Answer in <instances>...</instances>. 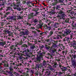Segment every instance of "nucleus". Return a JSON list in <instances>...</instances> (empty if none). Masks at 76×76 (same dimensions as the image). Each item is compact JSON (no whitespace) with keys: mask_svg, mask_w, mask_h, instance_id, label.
<instances>
[{"mask_svg":"<svg viewBox=\"0 0 76 76\" xmlns=\"http://www.w3.org/2000/svg\"><path fill=\"white\" fill-rule=\"evenodd\" d=\"M59 67L61 69L63 70L66 71V70H67V67H64L63 66H61V65H59Z\"/></svg>","mask_w":76,"mask_h":76,"instance_id":"11","label":"nucleus"},{"mask_svg":"<svg viewBox=\"0 0 76 76\" xmlns=\"http://www.w3.org/2000/svg\"><path fill=\"white\" fill-rule=\"evenodd\" d=\"M45 28L46 29H49V30H50V29H51V27L48 26L47 25L45 26Z\"/></svg>","mask_w":76,"mask_h":76,"instance_id":"25","label":"nucleus"},{"mask_svg":"<svg viewBox=\"0 0 76 76\" xmlns=\"http://www.w3.org/2000/svg\"><path fill=\"white\" fill-rule=\"evenodd\" d=\"M58 34L59 35H58V36H57L55 38L56 39H60V38H61V39H62L63 37H65V36H67L68 34L70 35L71 39H72V38H73V33L69 29H67L66 31L65 32L64 34H63L62 32H59Z\"/></svg>","mask_w":76,"mask_h":76,"instance_id":"1","label":"nucleus"},{"mask_svg":"<svg viewBox=\"0 0 76 76\" xmlns=\"http://www.w3.org/2000/svg\"><path fill=\"white\" fill-rule=\"evenodd\" d=\"M11 64H12V65H15V63H11Z\"/></svg>","mask_w":76,"mask_h":76,"instance_id":"61","label":"nucleus"},{"mask_svg":"<svg viewBox=\"0 0 76 76\" xmlns=\"http://www.w3.org/2000/svg\"><path fill=\"white\" fill-rule=\"evenodd\" d=\"M4 63V64H3V65L4 66V67H9V65L7 63Z\"/></svg>","mask_w":76,"mask_h":76,"instance_id":"20","label":"nucleus"},{"mask_svg":"<svg viewBox=\"0 0 76 76\" xmlns=\"http://www.w3.org/2000/svg\"><path fill=\"white\" fill-rule=\"evenodd\" d=\"M55 41L54 40H52V42H50V43H48V45H51V44H53V42H54Z\"/></svg>","mask_w":76,"mask_h":76,"instance_id":"30","label":"nucleus"},{"mask_svg":"<svg viewBox=\"0 0 76 76\" xmlns=\"http://www.w3.org/2000/svg\"><path fill=\"white\" fill-rule=\"evenodd\" d=\"M72 27H75V26H76V23H74V22H73V23H72Z\"/></svg>","mask_w":76,"mask_h":76,"instance_id":"31","label":"nucleus"},{"mask_svg":"<svg viewBox=\"0 0 76 76\" xmlns=\"http://www.w3.org/2000/svg\"><path fill=\"white\" fill-rule=\"evenodd\" d=\"M69 56L71 58L72 64L74 66V68H75V67H76V61H75V58H76V55L71 54Z\"/></svg>","mask_w":76,"mask_h":76,"instance_id":"2","label":"nucleus"},{"mask_svg":"<svg viewBox=\"0 0 76 76\" xmlns=\"http://www.w3.org/2000/svg\"><path fill=\"white\" fill-rule=\"evenodd\" d=\"M53 34V31H50L49 32V35L48 36V38H49V37H51Z\"/></svg>","mask_w":76,"mask_h":76,"instance_id":"17","label":"nucleus"},{"mask_svg":"<svg viewBox=\"0 0 76 76\" xmlns=\"http://www.w3.org/2000/svg\"><path fill=\"white\" fill-rule=\"evenodd\" d=\"M31 3V2L29 1H27V4L28 5V6H30V7H31V6L30 5V4Z\"/></svg>","mask_w":76,"mask_h":76,"instance_id":"24","label":"nucleus"},{"mask_svg":"<svg viewBox=\"0 0 76 76\" xmlns=\"http://www.w3.org/2000/svg\"><path fill=\"white\" fill-rule=\"evenodd\" d=\"M46 49H47L48 50H49L50 48V46H46Z\"/></svg>","mask_w":76,"mask_h":76,"instance_id":"43","label":"nucleus"},{"mask_svg":"<svg viewBox=\"0 0 76 76\" xmlns=\"http://www.w3.org/2000/svg\"><path fill=\"white\" fill-rule=\"evenodd\" d=\"M17 48L18 50L19 49V48H17V45H12L11 47V49L12 50H16Z\"/></svg>","mask_w":76,"mask_h":76,"instance_id":"9","label":"nucleus"},{"mask_svg":"<svg viewBox=\"0 0 76 76\" xmlns=\"http://www.w3.org/2000/svg\"><path fill=\"white\" fill-rule=\"evenodd\" d=\"M27 37H28V36H23V39H26Z\"/></svg>","mask_w":76,"mask_h":76,"instance_id":"39","label":"nucleus"},{"mask_svg":"<svg viewBox=\"0 0 76 76\" xmlns=\"http://www.w3.org/2000/svg\"><path fill=\"white\" fill-rule=\"evenodd\" d=\"M56 70L55 69L52 67L50 68V69H47L46 70V73L47 75H50L51 74H53V73L55 72Z\"/></svg>","mask_w":76,"mask_h":76,"instance_id":"3","label":"nucleus"},{"mask_svg":"<svg viewBox=\"0 0 76 76\" xmlns=\"http://www.w3.org/2000/svg\"><path fill=\"white\" fill-rule=\"evenodd\" d=\"M24 59H25V58L23 57H22V56H20V57L19 60H20V61H23V60H24Z\"/></svg>","mask_w":76,"mask_h":76,"instance_id":"23","label":"nucleus"},{"mask_svg":"<svg viewBox=\"0 0 76 76\" xmlns=\"http://www.w3.org/2000/svg\"><path fill=\"white\" fill-rule=\"evenodd\" d=\"M1 26H3V25H4V23H1Z\"/></svg>","mask_w":76,"mask_h":76,"instance_id":"57","label":"nucleus"},{"mask_svg":"<svg viewBox=\"0 0 76 76\" xmlns=\"http://www.w3.org/2000/svg\"><path fill=\"white\" fill-rule=\"evenodd\" d=\"M53 44L52 45L53 47H54V46H55L56 44H57V42L55 41L54 42H53Z\"/></svg>","mask_w":76,"mask_h":76,"instance_id":"28","label":"nucleus"},{"mask_svg":"<svg viewBox=\"0 0 76 76\" xmlns=\"http://www.w3.org/2000/svg\"><path fill=\"white\" fill-rule=\"evenodd\" d=\"M10 13V12H7V13H6V15H9Z\"/></svg>","mask_w":76,"mask_h":76,"instance_id":"45","label":"nucleus"},{"mask_svg":"<svg viewBox=\"0 0 76 76\" xmlns=\"http://www.w3.org/2000/svg\"><path fill=\"white\" fill-rule=\"evenodd\" d=\"M36 31H37V32H39H39H40V35H42V36H43L44 35V32H42L41 31L39 30H38L37 29H35Z\"/></svg>","mask_w":76,"mask_h":76,"instance_id":"10","label":"nucleus"},{"mask_svg":"<svg viewBox=\"0 0 76 76\" xmlns=\"http://www.w3.org/2000/svg\"><path fill=\"white\" fill-rule=\"evenodd\" d=\"M35 62L36 63H38L39 64V63H40L41 62V60L40 58H37V61H36Z\"/></svg>","mask_w":76,"mask_h":76,"instance_id":"13","label":"nucleus"},{"mask_svg":"<svg viewBox=\"0 0 76 76\" xmlns=\"http://www.w3.org/2000/svg\"><path fill=\"white\" fill-rule=\"evenodd\" d=\"M67 41L68 43H70V40H67Z\"/></svg>","mask_w":76,"mask_h":76,"instance_id":"60","label":"nucleus"},{"mask_svg":"<svg viewBox=\"0 0 76 76\" xmlns=\"http://www.w3.org/2000/svg\"><path fill=\"white\" fill-rule=\"evenodd\" d=\"M27 25H28V26H31V24L29 23H27Z\"/></svg>","mask_w":76,"mask_h":76,"instance_id":"46","label":"nucleus"},{"mask_svg":"<svg viewBox=\"0 0 76 76\" xmlns=\"http://www.w3.org/2000/svg\"><path fill=\"white\" fill-rule=\"evenodd\" d=\"M31 29H35V28L34 27H32L31 28Z\"/></svg>","mask_w":76,"mask_h":76,"instance_id":"64","label":"nucleus"},{"mask_svg":"<svg viewBox=\"0 0 76 76\" xmlns=\"http://www.w3.org/2000/svg\"><path fill=\"white\" fill-rule=\"evenodd\" d=\"M59 3H63V1L61 0H58Z\"/></svg>","mask_w":76,"mask_h":76,"instance_id":"48","label":"nucleus"},{"mask_svg":"<svg viewBox=\"0 0 76 76\" xmlns=\"http://www.w3.org/2000/svg\"><path fill=\"white\" fill-rule=\"evenodd\" d=\"M15 18H16V16L15 15L11 17V19L12 20H15Z\"/></svg>","mask_w":76,"mask_h":76,"instance_id":"27","label":"nucleus"},{"mask_svg":"<svg viewBox=\"0 0 76 76\" xmlns=\"http://www.w3.org/2000/svg\"><path fill=\"white\" fill-rule=\"evenodd\" d=\"M57 12L59 14H62V13H63V10L58 9L57 10Z\"/></svg>","mask_w":76,"mask_h":76,"instance_id":"12","label":"nucleus"},{"mask_svg":"<svg viewBox=\"0 0 76 76\" xmlns=\"http://www.w3.org/2000/svg\"><path fill=\"white\" fill-rule=\"evenodd\" d=\"M54 64L55 66H56V65H58V64H57V63L56 62H55L54 63Z\"/></svg>","mask_w":76,"mask_h":76,"instance_id":"42","label":"nucleus"},{"mask_svg":"<svg viewBox=\"0 0 76 76\" xmlns=\"http://www.w3.org/2000/svg\"><path fill=\"white\" fill-rule=\"evenodd\" d=\"M49 62V61H43V66H45V67H47V66H49V64H48V63Z\"/></svg>","mask_w":76,"mask_h":76,"instance_id":"7","label":"nucleus"},{"mask_svg":"<svg viewBox=\"0 0 76 76\" xmlns=\"http://www.w3.org/2000/svg\"><path fill=\"white\" fill-rule=\"evenodd\" d=\"M53 4V6H56V2L55 3H53V4Z\"/></svg>","mask_w":76,"mask_h":76,"instance_id":"51","label":"nucleus"},{"mask_svg":"<svg viewBox=\"0 0 76 76\" xmlns=\"http://www.w3.org/2000/svg\"><path fill=\"white\" fill-rule=\"evenodd\" d=\"M60 5H56V7L55 8L54 7H53L54 10L55 9H56V10H58L59 8H60Z\"/></svg>","mask_w":76,"mask_h":76,"instance_id":"15","label":"nucleus"},{"mask_svg":"<svg viewBox=\"0 0 76 76\" xmlns=\"http://www.w3.org/2000/svg\"><path fill=\"white\" fill-rule=\"evenodd\" d=\"M8 71H5L4 72V74H5V75H6V74H7V72H8H8H9V70L8 69Z\"/></svg>","mask_w":76,"mask_h":76,"instance_id":"40","label":"nucleus"},{"mask_svg":"<svg viewBox=\"0 0 76 76\" xmlns=\"http://www.w3.org/2000/svg\"><path fill=\"white\" fill-rule=\"evenodd\" d=\"M16 1L17 3L16 5H15L14 4L12 3L11 4V6H15L16 7H19V4H20V0H16Z\"/></svg>","mask_w":76,"mask_h":76,"instance_id":"6","label":"nucleus"},{"mask_svg":"<svg viewBox=\"0 0 76 76\" xmlns=\"http://www.w3.org/2000/svg\"><path fill=\"white\" fill-rule=\"evenodd\" d=\"M42 25L38 24L37 25V29H39V28H42Z\"/></svg>","mask_w":76,"mask_h":76,"instance_id":"22","label":"nucleus"},{"mask_svg":"<svg viewBox=\"0 0 76 76\" xmlns=\"http://www.w3.org/2000/svg\"><path fill=\"white\" fill-rule=\"evenodd\" d=\"M30 48L31 49H34L35 48V46L34 45H33L30 47Z\"/></svg>","mask_w":76,"mask_h":76,"instance_id":"37","label":"nucleus"},{"mask_svg":"<svg viewBox=\"0 0 76 76\" xmlns=\"http://www.w3.org/2000/svg\"><path fill=\"white\" fill-rule=\"evenodd\" d=\"M53 58V57H52V56H50L48 57V58L50 59H51V58Z\"/></svg>","mask_w":76,"mask_h":76,"instance_id":"50","label":"nucleus"},{"mask_svg":"<svg viewBox=\"0 0 76 76\" xmlns=\"http://www.w3.org/2000/svg\"><path fill=\"white\" fill-rule=\"evenodd\" d=\"M35 68L36 69H37L38 70H39V69H42V70H43L42 71V72H43L44 70H45L44 69V67L42 66L41 64H36Z\"/></svg>","mask_w":76,"mask_h":76,"instance_id":"4","label":"nucleus"},{"mask_svg":"<svg viewBox=\"0 0 76 76\" xmlns=\"http://www.w3.org/2000/svg\"><path fill=\"white\" fill-rule=\"evenodd\" d=\"M51 13H52V14H53L54 15V14H55L56 13L52 11Z\"/></svg>","mask_w":76,"mask_h":76,"instance_id":"53","label":"nucleus"},{"mask_svg":"<svg viewBox=\"0 0 76 76\" xmlns=\"http://www.w3.org/2000/svg\"><path fill=\"white\" fill-rule=\"evenodd\" d=\"M67 67V69H70V66H67V67Z\"/></svg>","mask_w":76,"mask_h":76,"instance_id":"58","label":"nucleus"},{"mask_svg":"<svg viewBox=\"0 0 76 76\" xmlns=\"http://www.w3.org/2000/svg\"><path fill=\"white\" fill-rule=\"evenodd\" d=\"M8 70L9 71L8 72V73L10 75H11L12 73H13L15 75H18V73L15 71H13V69L12 68L10 67L8 68Z\"/></svg>","mask_w":76,"mask_h":76,"instance_id":"5","label":"nucleus"},{"mask_svg":"<svg viewBox=\"0 0 76 76\" xmlns=\"http://www.w3.org/2000/svg\"><path fill=\"white\" fill-rule=\"evenodd\" d=\"M39 56H41V57H42V53H40Z\"/></svg>","mask_w":76,"mask_h":76,"instance_id":"55","label":"nucleus"},{"mask_svg":"<svg viewBox=\"0 0 76 76\" xmlns=\"http://www.w3.org/2000/svg\"><path fill=\"white\" fill-rule=\"evenodd\" d=\"M34 12H32L30 14L31 18H34Z\"/></svg>","mask_w":76,"mask_h":76,"instance_id":"26","label":"nucleus"},{"mask_svg":"<svg viewBox=\"0 0 76 76\" xmlns=\"http://www.w3.org/2000/svg\"><path fill=\"white\" fill-rule=\"evenodd\" d=\"M25 52L26 53H28L30 54H31V51L30 50V49H27L26 50H25Z\"/></svg>","mask_w":76,"mask_h":76,"instance_id":"19","label":"nucleus"},{"mask_svg":"<svg viewBox=\"0 0 76 76\" xmlns=\"http://www.w3.org/2000/svg\"><path fill=\"white\" fill-rule=\"evenodd\" d=\"M55 1H56V4H58V3H60L59 0L58 1H57V0H54Z\"/></svg>","mask_w":76,"mask_h":76,"instance_id":"38","label":"nucleus"},{"mask_svg":"<svg viewBox=\"0 0 76 76\" xmlns=\"http://www.w3.org/2000/svg\"><path fill=\"white\" fill-rule=\"evenodd\" d=\"M2 65H3V64L2 63H0V69H1V70H2L3 67H2Z\"/></svg>","mask_w":76,"mask_h":76,"instance_id":"34","label":"nucleus"},{"mask_svg":"<svg viewBox=\"0 0 76 76\" xmlns=\"http://www.w3.org/2000/svg\"><path fill=\"white\" fill-rule=\"evenodd\" d=\"M62 48H61V49H62V50H64V48H65V47L63 45L62 46Z\"/></svg>","mask_w":76,"mask_h":76,"instance_id":"47","label":"nucleus"},{"mask_svg":"<svg viewBox=\"0 0 76 76\" xmlns=\"http://www.w3.org/2000/svg\"><path fill=\"white\" fill-rule=\"evenodd\" d=\"M5 32L8 34V36H12L13 34V33L11 32V31H10L9 30H6Z\"/></svg>","mask_w":76,"mask_h":76,"instance_id":"8","label":"nucleus"},{"mask_svg":"<svg viewBox=\"0 0 76 76\" xmlns=\"http://www.w3.org/2000/svg\"><path fill=\"white\" fill-rule=\"evenodd\" d=\"M33 21L34 23H38V19L37 18L36 19H33Z\"/></svg>","mask_w":76,"mask_h":76,"instance_id":"18","label":"nucleus"},{"mask_svg":"<svg viewBox=\"0 0 76 76\" xmlns=\"http://www.w3.org/2000/svg\"><path fill=\"white\" fill-rule=\"evenodd\" d=\"M57 61H60V60L59 59H58L56 60Z\"/></svg>","mask_w":76,"mask_h":76,"instance_id":"63","label":"nucleus"},{"mask_svg":"<svg viewBox=\"0 0 76 76\" xmlns=\"http://www.w3.org/2000/svg\"><path fill=\"white\" fill-rule=\"evenodd\" d=\"M22 43H23V42H22V40H21V41H20L19 42V43H18V44L20 45H21L22 44Z\"/></svg>","mask_w":76,"mask_h":76,"instance_id":"32","label":"nucleus"},{"mask_svg":"<svg viewBox=\"0 0 76 76\" xmlns=\"http://www.w3.org/2000/svg\"><path fill=\"white\" fill-rule=\"evenodd\" d=\"M29 31L27 30H25V32H24L23 34V35H28V34Z\"/></svg>","mask_w":76,"mask_h":76,"instance_id":"16","label":"nucleus"},{"mask_svg":"<svg viewBox=\"0 0 76 76\" xmlns=\"http://www.w3.org/2000/svg\"><path fill=\"white\" fill-rule=\"evenodd\" d=\"M5 42H0V46H3L5 44Z\"/></svg>","mask_w":76,"mask_h":76,"instance_id":"21","label":"nucleus"},{"mask_svg":"<svg viewBox=\"0 0 76 76\" xmlns=\"http://www.w3.org/2000/svg\"><path fill=\"white\" fill-rule=\"evenodd\" d=\"M38 72H36L35 73V75L36 76H38Z\"/></svg>","mask_w":76,"mask_h":76,"instance_id":"56","label":"nucleus"},{"mask_svg":"<svg viewBox=\"0 0 76 76\" xmlns=\"http://www.w3.org/2000/svg\"><path fill=\"white\" fill-rule=\"evenodd\" d=\"M58 73L59 75H62V74H63V73H62V72H58Z\"/></svg>","mask_w":76,"mask_h":76,"instance_id":"49","label":"nucleus"},{"mask_svg":"<svg viewBox=\"0 0 76 76\" xmlns=\"http://www.w3.org/2000/svg\"><path fill=\"white\" fill-rule=\"evenodd\" d=\"M64 20H65V22H66L67 23H70V22H70V20H69V18H67V19L66 18H64Z\"/></svg>","mask_w":76,"mask_h":76,"instance_id":"14","label":"nucleus"},{"mask_svg":"<svg viewBox=\"0 0 76 76\" xmlns=\"http://www.w3.org/2000/svg\"><path fill=\"white\" fill-rule=\"evenodd\" d=\"M39 13V12H36L35 15H34V16H37V15H38Z\"/></svg>","mask_w":76,"mask_h":76,"instance_id":"44","label":"nucleus"},{"mask_svg":"<svg viewBox=\"0 0 76 76\" xmlns=\"http://www.w3.org/2000/svg\"><path fill=\"white\" fill-rule=\"evenodd\" d=\"M61 29H62L61 28H58V31H60V30H61Z\"/></svg>","mask_w":76,"mask_h":76,"instance_id":"54","label":"nucleus"},{"mask_svg":"<svg viewBox=\"0 0 76 76\" xmlns=\"http://www.w3.org/2000/svg\"><path fill=\"white\" fill-rule=\"evenodd\" d=\"M56 50L55 49H53L52 50V52L53 53H54V52H56Z\"/></svg>","mask_w":76,"mask_h":76,"instance_id":"52","label":"nucleus"},{"mask_svg":"<svg viewBox=\"0 0 76 76\" xmlns=\"http://www.w3.org/2000/svg\"><path fill=\"white\" fill-rule=\"evenodd\" d=\"M52 20L53 21H56V20H57V18L53 17V18L52 19Z\"/></svg>","mask_w":76,"mask_h":76,"instance_id":"35","label":"nucleus"},{"mask_svg":"<svg viewBox=\"0 0 76 76\" xmlns=\"http://www.w3.org/2000/svg\"><path fill=\"white\" fill-rule=\"evenodd\" d=\"M70 11H71V10H69L67 11V12L68 13H70Z\"/></svg>","mask_w":76,"mask_h":76,"instance_id":"62","label":"nucleus"},{"mask_svg":"<svg viewBox=\"0 0 76 76\" xmlns=\"http://www.w3.org/2000/svg\"><path fill=\"white\" fill-rule=\"evenodd\" d=\"M45 41L47 43L50 42V39H45Z\"/></svg>","mask_w":76,"mask_h":76,"instance_id":"33","label":"nucleus"},{"mask_svg":"<svg viewBox=\"0 0 76 76\" xmlns=\"http://www.w3.org/2000/svg\"><path fill=\"white\" fill-rule=\"evenodd\" d=\"M12 8L10 7H7V12L8 10H12Z\"/></svg>","mask_w":76,"mask_h":76,"instance_id":"29","label":"nucleus"},{"mask_svg":"<svg viewBox=\"0 0 76 76\" xmlns=\"http://www.w3.org/2000/svg\"><path fill=\"white\" fill-rule=\"evenodd\" d=\"M16 9L19 11H20V10H21V9L20 7L17 8H16Z\"/></svg>","mask_w":76,"mask_h":76,"instance_id":"41","label":"nucleus"},{"mask_svg":"<svg viewBox=\"0 0 76 76\" xmlns=\"http://www.w3.org/2000/svg\"><path fill=\"white\" fill-rule=\"evenodd\" d=\"M22 47H28V46L26 44H24L22 46Z\"/></svg>","mask_w":76,"mask_h":76,"instance_id":"36","label":"nucleus"},{"mask_svg":"<svg viewBox=\"0 0 76 76\" xmlns=\"http://www.w3.org/2000/svg\"><path fill=\"white\" fill-rule=\"evenodd\" d=\"M69 39H70V38H69V37H67L66 38V40H69Z\"/></svg>","mask_w":76,"mask_h":76,"instance_id":"59","label":"nucleus"}]
</instances>
